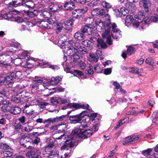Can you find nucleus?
<instances>
[{
    "instance_id": "c9c22d12",
    "label": "nucleus",
    "mask_w": 158,
    "mask_h": 158,
    "mask_svg": "<svg viewBox=\"0 0 158 158\" xmlns=\"http://www.w3.org/2000/svg\"><path fill=\"white\" fill-rule=\"evenodd\" d=\"M151 22V18L150 19L148 17L147 19L146 17L144 19V21H141L140 23H145V25L144 26H140V27H141V28L142 29H144L146 25L149 24Z\"/></svg>"
},
{
    "instance_id": "8fccbe9b",
    "label": "nucleus",
    "mask_w": 158,
    "mask_h": 158,
    "mask_svg": "<svg viewBox=\"0 0 158 158\" xmlns=\"http://www.w3.org/2000/svg\"><path fill=\"white\" fill-rule=\"evenodd\" d=\"M100 4V1L99 0H94L90 3V6H98Z\"/></svg>"
},
{
    "instance_id": "bf43d9fd",
    "label": "nucleus",
    "mask_w": 158,
    "mask_h": 158,
    "mask_svg": "<svg viewBox=\"0 0 158 158\" xmlns=\"http://www.w3.org/2000/svg\"><path fill=\"white\" fill-rule=\"evenodd\" d=\"M5 81V76L3 75H0V85H2Z\"/></svg>"
},
{
    "instance_id": "c03bdc74",
    "label": "nucleus",
    "mask_w": 158,
    "mask_h": 158,
    "mask_svg": "<svg viewBox=\"0 0 158 158\" xmlns=\"http://www.w3.org/2000/svg\"><path fill=\"white\" fill-rule=\"evenodd\" d=\"M2 17L3 19L8 20H12V19L13 18V17H12L11 15L10 14H4L3 15H2Z\"/></svg>"
},
{
    "instance_id": "7ed1b4c3",
    "label": "nucleus",
    "mask_w": 158,
    "mask_h": 158,
    "mask_svg": "<svg viewBox=\"0 0 158 158\" xmlns=\"http://www.w3.org/2000/svg\"><path fill=\"white\" fill-rule=\"evenodd\" d=\"M66 53L68 56L73 57L74 60L75 61L80 58L79 52L78 49L74 46L68 47Z\"/></svg>"
},
{
    "instance_id": "864d4df0",
    "label": "nucleus",
    "mask_w": 158,
    "mask_h": 158,
    "mask_svg": "<svg viewBox=\"0 0 158 158\" xmlns=\"http://www.w3.org/2000/svg\"><path fill=\"white\" fill-rule=\"evenodd\" d=\"M6 54H3L0 56V63L3 65L4 63L5 59H6Z\"/></svg>"
},
{
    "instance_id": "a211bd4d",
    "label": "nucleus",
    "mask_w": 158,
    "mask_h": 158,
    "mask_svg": "<svg viewBox=\"0 0 158 158\" xmlns=\"http://www.w3.org/2000/svg\"><path fill=\"white\" fill-rule=\"evenodd\" d=\"M143 6L145 8V11L148 12L149 11V8L151 6V3L148 0H142Z\"/></svg>"
},
{
    "instance_id": "473e14b6",
    "label": "nucleus",
    "mask_w": 158,
    "mask_h": 158,
    "mask_svg": "<svg viewBox=\"0 0 158 158\" xmlns=\"http://www.w3.org/2000/svg\"><path fill=\"white\" fill-rule=\"evenodd\" d=\"M151 119L152 120L153 123H155L158 119V111H155L152 114L151 117Z\"/></svg>"
},
{
    "instance_id": "6e6d98bb",
    "label": "nucleus",
    "mask_w": 158,
    "mask_h": 158,
    "mask_svg": "<svg viewBox=\"0 0 158 158\" xmlns=\"http://www.w3.org/2000/svg\"><path fill=\"white\" fill-rule=\"evenodd\" d=\"M120 10L121 11V15H123V16L126 15L128 12V10L125 7H122Z\"/></svg>"
},
{
    "instance_id": "f704fd0d",
    "label": "nucleus",
    "mask_w": 158,
    "mask_h": 158,
    "mask_svg": "<svg viewBox=\"0 0 158 158\" xmlns=\"http://www.w3.org/2000/svg\"><path fill=\"white\" fill-rule=\"evenodd\" d=\"M9 93L7 91H2L0 92V98H2L3 99H6L8 98Z\"/></svg>"
},
{
    "instance_id": "a18cd8bd",
    "label": "nucleus",
    "mask_w": 158,
    "mask_h": 158,
    "mask_svg": "<svg viewBox=\"0 0 158 158\" xmlns=\"http://www.w3.org/2000/svg\"><path fill=\"white\" fill-rule=\"evenodd\" d=\"M37 12L36 10H34L33 11H28L27 15L30 17H33L37 15Z\"/></svg>"
},
{
    "instance_id": "f8f14e48",
    "label": "nucleus",
    "mask_w": 158,
    "mask_h": 158,
    "mask_svg": "<svg viewBox=\"0 0 158 158\" xmlns=\"http://www.w3.org/2000/svg\"><path fill=\"white\" fill-rule=\"evenodd\" d=\"M62 77H60L58 76L56 77H52L50 80V85L54 86L56 85L62 80Z\"/></svg>"
},
{
    "instance_id": "f03ea898",
    "label": "nucleus",
    "mask_w": 158,
    "mask_h": 158,
    "mask_svg": "<svg viewBox=\"0 0 158 158\" xmlns=\"http://www.w3.org/2000/svg\"><path fill=\"white\" fill-rule=\"evenodd\" d=\"M101 22L98 20L97 22V24L98 25L97 30L99 32H103L102 34V36L103 38H106L110 33V29H112V35L113 38L117 39L121 37V31L116 28V24L114 23L112 24L107 23Z\"/></svg>"
},
{
    "instance_id": "69168bd1",
    "label": "nucleus",
    "mask_w": 158,
    "mask_h": 158,
    "mask_svg": "<svg viewBox=\"0 0 158 158\" xmlns=\"http://www.w3.org/2000/svg\"><path fill=\"white\" fill-rule=\"evenodd\" d=\"M106 37H107L106 41L107 43L110 45H111L112 44V43L111 39V36L109 34Z\"/></svg>"
},
{
    "instance_id": "2eb2a0df",
    "label": "nucleus",
    "mask_w": 158,
    "mask_h": 158,
    "mask_svg": "<svg viewBox=\"0 0 158 158\" xmlns=\"http://www.w3.org/2000/svg\"><path fill=\"white\" fill-rule=\"evenodd\" d=\"M93 28L88 26H83L81 29V31L83 33H86L88 35L92 34L93 31Z\"/></svg>"
},
{
    "instance_id": "0eeeda50",
    "label": "nucleus",
    "mask_w": 158,
    "mask_h": 158,
    "mask_svg": "<svg viewBox=\"0 0 158 158\" xmlns=\"http://www.w3.org/2000/svg\"><path fill=\"white\" fill-rule=\"evenodd\" d=\"M108 11L109 10H107V9H105L103 8L101 9L96 8L93 9L91 11V13L93 15H96L98 14L102 18L103 16L106 14Z\"/></svg>"
},
{
    "instance_id": "c85d7f7f",
    "label": "nucleus",
    "mask_w": 158,
    "mask_h": 158,
    "mask_svg": "<svg viewBox=\"0 0 158 158\" xmlns=\"http://www.w3.org/2000/svg\"><path fill=\"white\" fill-rule=\"evenodd\" d=\"M22 128L25 131L29 132L32 130L33 127L31 126L29 123H25L22 127Z\"/></svg>"
},
{
    "instance_id": "dca6fc26",
    "label": "nucleus",
    "mask_w": 158,
    "mask_h": 158,
    "mask_svg": "<svg viewBox=\"0 0 158 158\" xmlns=\"http://www.w3.org/2000/svg\"><path fill=\"white\" fill-rule=\"evenodd\" d=\"M25 0H24V1L23 2H22L20 1H18V0L13 1L12 2H10V3L8 4L9 6L11 7L12 6L16 7V5H19L20 6V5L21 4L22 5H26L28 7H30L29 5H27V4H25L24 3H22Z\"/></svg>"
},
{
    "instance_id": "f257e3e1",
    "label": "nucleus",
    "mask_w": 158,
    "mask_h": 158,
    "mask_svg": "<svg viewBox=\"0 0 158 158\" xmlns=\"http://www.w3.org/2000/svg\"><path fill=\"white\" fill-rule=\"evenodd\" d=\"M87 127V124H84L81 125L79 128H75L69 137V139L65 141V144L62 146L61 149L67 150V147H73L74 145V140L78 137L85 139L90 137L93 134V132L90 129L82 131L83 129Z\"/></svg>"
},
{
    "instance_id": "4468645a",
    "label": "nucleus",
    "mask_w": 158,
    "mask_h": 158,
    "mask_svg": "<svg viewBox=\"0 0 158 158\" xmlns=\"http://www.w3.org/2000/svg\"><path fill=\"white\" fill-rule=\"evenodd\" d=\"M8 101H4L1 107V110L4 112H9L10 109V106L9 105Z\"/></svg>"
},
{
    "instance_id": "37998d69",
    "label": "nucleus",
    "mask_w": 158,
    "mask_h": 158,
    "mask_svg": "<svg viewBox=\"0 0 158 158\" xmlns=\"http://www.w3.org/2000/svg\"><path fill=\"white\" fill-rule=\"evenodd\" d=\"M134 53V48L133 47L130 46L128 48L127 54L128 55H131Z\"/></svg>"
},
{
    "instance_id": "bb28decb",
    "label": "nucleus",
    "mask_w": 158,
    "mask_h": 158,
    "mask_svg": "<svg viewBox=\"0 0 158 158\" xmlns=\"http://www.w3.org/2000/svg\"><path fill=\"white\" fill-rule=\"evenodd\" d=\"M64 89L61 87H56L53 88H50V95L53 93L54 92H63Z\"/></svg>"
},
{
    "instance_id": "e433bc0d",
    "label": "nucleus",
    "mask_w": 158,
    "mask_h": 158,
    "mask_svg": "<svg viewBox=\"0 0 158 158\" xmlns=\"http://www.w3.org/2000/svg\"><path fill=\"white\" fill-rule=\"evenodd\" d=\"M152 151V149L151 148H148L147 150L142 151V153L144 156H147L150 155Z\"/></svg>"
},
{
    "instance_id": "b1692460",
    "label": "nucleus",
    "mask_w": 158,
    "mask_h": 158,
    "mask_svg": "<svg viewBox=\"0 0 158 158\" xmlns=\"http://www.w3.org/2000/svg\"><path fill=\"white\" fill-rule=\"evenodd\" d=\"M10 108L9 111L14 114H19L21 112V109L18 107H11Z\"/></svg>"
},
{
    "instance_id": "e2e57ef3",
    "label": "nucleus",
    "mask_w": 158,
    "mask_h": 158,
    "mask_svg": "<svg viewBox=\"0 0 158 158\" xmlns=\"http://www.w3.org/2000/svg\"><path fill=\"white\" fill-rule=\"evenodd\" d=\"M15 63L16 65H19L22 63V60L20 58H16L15 60Z\"/></svg>"
},
{
    "instance_id": "9b49d317",
    "label": "nucleus",
    "mask_w": 158,
    "mask_h": 158,
    "mask_svg": "<svg viewBox=\"0 0 158 158\" xmlns=\"http://www.w3.org/2000/svg\"><path fill=\"white\" fill-rule=\"evenodd\" d=\"M101 18H102L103 19L105 20V21H103L100 19H98L97 20H96L95 21V23L97 29L98 26V25H97L96 24L98 20L100 21L101 22H102L103 23H105V24L109 23L110 24H112L111 23L110 16L108 13H107L104 16H103V17Z\"/></svg>"
},
{
    "instance_id": "13d9d810",
    "label": "nucleus",
    "mask_w": 158,
    "mask_h": 158,
    "mask_svg": "<svg viewBox=\"0 0 158 158\" xmlns=\"http://www.w3.org/2000/svg\"><path fill=\"white\" fill-rule=\"evenodd\" d=\"M58 153L57 151L55 149L54 150L52 151L50 150V156H57Z\"/></svg>"
},
{
    "instance_id": "72a5a7b5",
    "label": "nucleus",
    "mask_w": 158,
    "mask_h": 158,
    "mask_svg": "<svg viewBox=\"0 0 158 158\" xmlns=\"http://www.w3.org/2000/svg\"><path fill=\"white\" fill-rule=\"evenodd\" d=\"M102 5L103 6L105 9H107V10H109V9L111 8L112 5L111 4L106 1H103L102 2Z\"/></svg>"
},
{
    "instance_id": "5701e85b",
    "label": "nucleus",
    "mask_w": 158,
    "mask_h": 158,
    "mask_svg": "<svg viewBox=\"0 0 158 158\" xmlns=\"http://www.w3.org/2000/svg\"><path fill=\"white\" fill-rule=\"evenodd\" d=\"M26 99H25V101L24 102L26 103V105H28L29 106L33 105V103L36 101L34 97L27 98Z\"/></svg>"
},
{
    "instance_id": "09e8293b",
    "label": "nucleus",
    "mask_w": 158,
    "mask_h": 158,
    "mask_svg": "<svg viewBox=\"0 0 158 158\" xmlns=\"http://www.w3.org/2000/svg\"><path fill=\"white\" fill-rule=\"evenodd\" d=\"M128 118H123L122 119L120 120V121L117 123V125L115 127V128H117L122 125L123 124L125 123L126 122V121H124L125 119H128Z\"/></svg>"
},
{
    "instance_id": "052dcab7",
    "label": "nucleus",
    "mask_w": 158,
    "mask_h": 158,
    "mask_svg": "<svg viewBox=\"0 0 158 158\" xmlns=\"http://www.w3.org/2000/svg\"><path fill=\"white\" fill-rule=\"evenodd\" d=\"M114 11L116 16L117 17H121L122 16L121 11L118 9H114Z\"/></svg>"
},
{
    "instance_id": "0e129e2a",
    "label": "nucleus",
    "mask_w": 158,
    "mask_h": 158,
    "mask_svg": "<svg viewBox=\"0 0 158 158\" xmlns=\"http://www.w3.org/2000/svg\"><path fill=\"white\" fill-rule=\"evenodd\" d=\"M151 20L154 22L158 23V16L154 15L152 16L151 18Z\"/></svg>"
},
{
    "instance_id": "7c9ffc66",
    "label": "nucleus",
    "mask_w": 158,
    "mask_h": 158,
    "mask_svg": "<svg viewBox=\"0 0 158 158\" xmlns=\"http://www.w3.org/2000/svg\"><path fill=\"white\" fill-rule=\"evenodd\" d=\"M50 5V10L53 12H55L58 10L60 8L56 4H54L53 2H51Z\"/></svg>"
},
{
    "instance_id": "4be33fe9",
    "label": "nucleus",
    "mask_w": 158,
    "mask_h": 158,
    "mask_svg": "<svg viewBox=\"0 0 158 158\" xmlns=\"http://www.w3.org/2000/svg\"><path fill=\"white\" fill-rule=\"evenodd\" d=\"M98 48H106L107 47L106 44L101 39H98L97 40V44L96 45Z\"/></svg>"
},
{
    "instance_id": "2f4dec72",
    "label": "nucleus",
    "mask_w": 158,
    "mask_h": 158,
    "mask_svg": "<svg viewBox=\"0 0 158 158\" xmlns=\"http://www.w3.org/2000/svg\"><path fill=\"white\" fill-rule=\"evenodd\" d=\"M133 19V17L131 15H127V16L125 20V24L126 25L128 26L129 25V24L132 22Z\"/></svg>"
},
{
    "instance_id": "338daca9",
    "label": "nucleus",
    "mask_w": 158,
    "mask_h": 158,
    "mask_svg": "<svg viewBox=\"0 0 158 158\" xmlns=\"http://www.w3.org/2000/svg\"><path fill=\"white\" fill-rule=\"evenodd\" d=\"M11 46L16 48H20V44L17 42L13 43L11 44Z\"/></svg>"
},
{
    "instance_id": "412c9836",
    "label": "nucleus",
    "mask_w": 158,
    "mask_h": 158,
    "mask_svg": "<svg viewBox=\"0 0 158 158\" xmlns=\"http://www.w3.org/2000/svg\"><path fill=\"white\" fill-rule=\"evenodd\" d=\"M88 60L89 62L92 63H95L98 62V57L96 56L94 54L90 53Z\"/></svg>"
},
{
    "instance_id": "f3484780",
    "label": "nucleus",
    "mask_w": 158,
    "mask_h": 158,
    "mask_svg": "<svg viewBox=\"0 0 158 158\" xmlns=\"http://www.w3.org/2000/svg\"><path fill=\"white\" fill-rule=\"evenodd\" d=\"M23 111L27 114L30 115L32 114L33 113V110L32 109V106H29L28 105H26L23 110Z\"/></svg>"
},
{
    "instance_id": "4d7b16f0",
    "label": "nucleus",
    "mask_w": 158,
    "mask_h": 158,
    "mask_svg": "<svg viewBox=\"0 0 158 158\" xmlns=\"http://www.w3.org/2000/svg\"><path fill=\"white\" fill-rule=\"evenodd\" d=\"M68 106V108L73 107L74 108H75L76 109L80 107L79 104H77V103H73V104L70 103V104H69Z\"/></svg>"
},
{
    "instance_id": "cd10ccee",
    "label": "nucleus",
    "mask_w": 158,
    "mask_h": 158,
    "mask_svg": "<svg viewBox=\"0 0 158 158\" xmlns=\"http://www.w3.org/2000/svg\"><path fill=\"white\" fill-rule=\"evenodd\" d=\"M55 28L56 29V32L57 34L59 32H60L64 28V23H56L54 25Z\"/></svg>"
},
{
    "instance_id": "680f3d73",
    "label": "nucleus",
    "mask_w": 158,
    "mask_h": 158,
    "mask_svg": "<svg viewBox=\"0 0 158 158\" xmlns=\"http://www.w3.org/2000/svg\"><path fill=\"white\" fill-rule=\"evenodd\" d=\"M60 102L62 104L67 105V107L68 108V106L70 104L69 103V100H68L66 99H62Z\"/></svg>"
},
{
    "instance_id": "ea45409f",
    "label": "nucleus",
    "mask_w": 158,
    "mask_h": 158,
    "mask_svg": "<svg viewBox=\"0 0 158 158\" xmlns=\"http://www.w3.org/2000/svg\"><path fill=\"white\" fill-rule=\"evenodd\" d=\"M59 136V134L57 133L54 134V135L52 136V137L54 139H63L64 140V139L65 138V135H64L63 134L62 135H61L60 136Z\"/></svg>"
},
{
    "instance_id": "58836bf2",
    "label": "nucleus",
    "mask_w": 158,
    "mask_h": 158,
    "mask_svg": "<svg viewBox=\"0 0 158 158\" xmlns=\"http://www.w3.org/2000/svg\"><path fill=\"white\" fill-rule=\"evenodd\" d=\"M0 147L1 148L4 150V151L8 150H11L9 146L5 143H1L0 144Z\"/></svg>"
},
{
    "instance_id": "aec40b11",
    "label": "nucleus",
    "mask_w": 158,
    "mask_h": 158,
    "mask_svg": "<svg viewBox=\"0 0 158 158\" xmlns=\"http://www.w3.org/2000/svg\"><path fill=\"white\" fill-rule=\"evenodd\" d=\"M12 61V59L11 57L9 56L6 55V59H5L4 63H3V65L6 66V67H10Z\"/></svg>"
},
{
    "instance_id": "393cba45",
    "label": "nucleus",
    "mask_w": 158,
    "mask_h": 158,
    "mask_svg": "<svg viewBox=\"0 0 158 158\" xmlns=\"http://www.w3.org/2000/svg\"><path fill=\"white\" fill-rule=\"evenodd\" d=\"M74 37L78 40H81L84 39L85 36L80 32H77L74 35Z\"/></svg>"
},
{
    "instance_id": "a19ab883",
    "label": "nucleus",
    "mask_w": 158,
    "mask_h": 158,
    "mask_svg": "<svg viewBox=\"0 0 158 158\" xmlns=\"http://www.w3.org/2000/svg\"><path fill=\"white\" fill-rule=\"evenodd\" d=\"M15 78L17 79H22L23 77V75L22 72L20 71H17L15 73Z\"/></svg>"
},
{
    "instance_id": "603ef678",
    "label": "nucleus",
    "mask_w": 158,
    "mask_h": 158,
    "mask_svg": "<svg viewBox=\"0 0 158 158\" xmlns=\"http://www.w3.org/2000/svg\"><path fill=\"white\" fill-rule=\"evenodd\" d=\"M94 70L95 71L98 73H101L102 71V69L98 65H95L94 66Z\"/></svg>"
},
{
    "instance_id": "1a4fd4ad",
    "label": "nucleus",
    "mask_w": 158,
    "mask_h": 158,
    "mask_svg": "<svg viewBox=\"0 0 158 158\" xmlns=\"http://www.w3.org/2000/svg\"><path fill=\"white\" fill-rule=\"evenodd\" d=\"M73 20L71 19L66 21L64 22V28L69 31H71L72 30V25L73 24Z\"/></svg>"
},
{
    "instance_id": "ddd939ff",
    "label": "nucleus",
    "mask_w": 158,
    "mask_h": 158,
    "mask_svg": "<svg viewBox=\"0 0 158 158\" xmlns=\"http://www.w3.org/2000/svg\"><path fill=\"white\" fill-rule=\"evenodd\" d=\"M64 9L66 10H71L74 9L75 5L70 1L66 2L64 5Z\"/></svg>"
},
{
    "instance_id": "6e6552de",
    "label": "nucleus",
    "mask_w": 158,
    "mask_h": 158,
    "mask_svg": "<svg viewBox=\"0 0 158 158\" xmlns=\"http://www.w3.org/2000/svg\"><path fill=\"white\" fill-rule=\"evenodd\" d=\"M85 113V111H82L80 114L76 115H70L69 116V119L73 123H78L81 120V115Z\"/></svg>"
},
{
    "instance_id": "79ce46f5",
    "label": "nucleus",
    "mask_w": 158,
    "mask_h": 158,
    "mask_svg": "<svg viewBox=\"0 0 158 158\" xmlns=\"http://www.w3.org/2000/svg\"><path fill=\"white\" fill-rule=\"evenodd\" d=\"M130 69L131 70L129 71V72L132 73H136L139 74L140 72L139 71V69L138 68L131 67L130 68Z\"/></svg>"
},
{
    "instance_id": "6ab92c4d",
    "label": "nucleus",
    "mask_w": 158,
    "mask_h": 158,
    "mask_svg": "<svg viewBox=\"0 0 158 158\" xmlns=\"http://www.w3.org/2000/svg\"><path fill=\"white\" fill-rule=\"evenodd\" d=\"M31 141V139L30 138V135L27 134H22L20 137V142H28Z\"/></svg>"
},
{
    "instance_id": "49530a36",
    "label": "nucleus",
    "mask_w": 158,
    "mask_h": 158,
    "mask_svg": "<svg viewBox=\"0 0 158 158\" xmlns=\"http://www.w3.org/2000/svg\"><path fill=\"white\" fill-rule=\"evenodd\" d=\"M49 144H48L47 146L44 149V155H45L47 157H48L49 156Z\"/></svg>"
},
{
    "instance_id": "4c0bfd02",
    "label": "nucleus",
    "mask_w": 158,
    "mask_h": 158,
    "mask_svg": "<svg viewBox=\"0 0 158 158\" xmlns=\"http://www.w3.org/2000/svg\"><path fill=\"white\" fill-rule=\"evenodd\" d=\"M14 126L15 129L18 131L21 129L22 127L21 124L17 121L15 122Z\"/></svg>"
},
{
    "instance_id": "3c124183",
    "label": "nucleus",
    "mask_w": 158,
    "mask_h": 158,
    "mask_svg": "<svg viewBox=\"0 0 158 158\" xmlns=\"http://www.w3.org/2000/svg\"><path fill=\"white\" fill-rule=\"evenodd\" d=\"M145 13L143 11H140L138 13V19H144L145 17Z\"/></svg>"
},
{
    "instance_id": "c756f323",
    "label": "nucleus",
    "mask_w": 158,
    "mask_h": 158,
    "mask_svg": "<svg viewBox=\"0 0 158 158\" xmlns=\"http://www.w3.org/2000/svg\"><path fill=\"white\" fill-rule=\"evenodd\" d=\"M20 100L23 102L25 101V99L27 98L29 94L26 91H23L20 93Z\"/></svg>"
},
{
    "instance_id": "de8ad7c7",
    "label": "nucleus",
    "mask_w": 158,
    "mask_h": 158,
    "mask_svg": "<svg viewBox=\"0 0 158 158\" xmlns=\"http://www.w3.org/2000/svg\"><path fill=\"white\" fill-rule=\"evenodd\" d=\"M145 62L149 65L151 66H154V63L152 61V58H147Z\"/></svg>"
},
{
    "instance_id": "774afa93",
    "label": "nucleus",
    "mask_w": 158,
    "mask_h": 158,
    "mask_svg": "<svg viewBox=\"0 0 158 158\" xmlns=\"http://www.w3.org/2000/svg\"><path fill=\"white\" fill-rule=\"evenodd\" d=\"M18 120L19 122L21 124H23L25 122L26 117L24 116H22L19 118Z\"/></svg>"
},
{
    "instance_id": "423d86ee",
    "label": "nucleus",
    "mask_w": 158,
    "mask_h": 158,
    "mask_svg": "<svg viewBox=\"0 0 158 158\" xmlns=\"http://www.w3.org/2000/svg\"><path fill=\"white\" fill-rule=\"evenodd\" d=\"M87 7L84 6L80 9L75 10L72 12V16L76 19H80L87 10Z\"/></svg>"
},
{
    "instance_id": "9d476101",
    "label": "nucleus",
    "mask_w": 158,
    "mask_h": 158,
    "mask_svg": "<svg viewBox=\"0 0 158 158\" xmlns=\"http://www.w3.org/2000/svg\"><path fill=\"white\" fill-rule=\"evenodd\" d=\"M139 139V137L137 136L135 137L134 136L132 135L128 136L125 139V142H124L123 144V145H126L132 143V142L133 141H136Z\"/></svg>"
},
{
    "instance_id": "39448f33",
    "label": "nucleus",
    "mask_w": 158,
    "mask_h": 158,
    "mask_svg": "<svg viewBox=\"0 0 158 158\" xmlns=\"http://www.w3.org/2000/svg\"><path fill=\"white\" fill-rule=\"evenodd\" d=\"M42 82H43V85L44 87L46 86H49V83L48 80L46 79H44V80L39 79L33 81L32 84L31 85L32 89L36 90L38 89L39 84Z\"/></svg>"
},
{
    "instance_id": "a878e982",
    "label": "nucleus",
    "mask_w": 158,
    "mask_h": 158,
    "mask_svg": "<svg viewBox=\"0 0 158 158\" xmlns=\"http://www.w3.org/2000/svg\"><path fill=\"white\" fill-rule=\"evenodd\" d=\"M26 155L29 158H41L38 154H35L34 151L27 152Z\"/></svg>"
},
{
    "instance_id": "5fc2aeb1",
    "label": "nucleus",
    "mask_w": 158,
    "mask_h": 158,
    "mask_svg": "<svg viewBox=\"0 0 158 158\" xmlns=\"http://www.w3.org/2000/svg\"><path fill=\"white\" fill-rule=\"evenodd\" d=\"M50 100L51 102L54 105L56 104L58 102V98L57 97H52Z\"/></svg>"
},
{
    "instance_id": "20e7f679",
    "label": "nucleus",
    "mask_w": 158,
    "mask_h": 158,
    "mask_svg": "<svg viewBox=\"0 0 158 158\" xmlns=\"http://www.w3.org/2000/svg\"><path fill=\"white\" fill-rule=\"evenodd\" d=\"M15 73L13 72H10L7 73L5 77L6 82L5 86L7 88L11 87L12 86L15 79Z\"/></svg>"
}]
</instances>
